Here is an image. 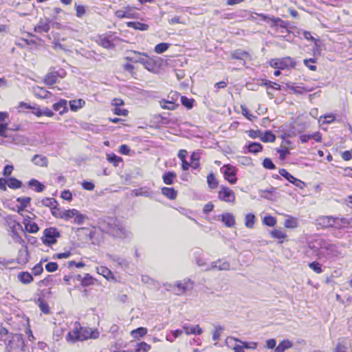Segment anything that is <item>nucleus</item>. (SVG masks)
<instances>
[{"label":"nucleus","mask_w":352,"mask_h":352,"mask_svg":"<svg viewBox=\"0 0 352 352\" xmlns=\"http://www.w3.org/2000/svg\"><path fill=\"white\" fill-rule=\"evenodd\" d=\"M99 336L100 332L97 329L83 327L80 322H75L72 324L65 339L69 344H74L88 339H97Z\"/></svg>","instance_id":"nucleus-1"},{"label":"nucleus","mask_w":352,"mask_h":352,"mask_svg":"<svg viewBox=\"0 0 352 352\" xmlns=\"http://www.w3.org/2000/svg\"><path fill=\"white\" fill-rule=\"evenodd\" d=\"M311 249H314L318 258L329 259L338 254L335 245L322 240H318L313 245H310Z\"/></svg>","instance_id":"nucleus-2"},{"label":"nucleus","mask_w":352,"mask_h":352,"mask_svg":"<svg viewBox=\"0 0 352 352\" xmlns=\"http://www.w3.org/2000/svg\"><path fill=\"white\" fill-rule=\"evenodd\" d=\"M349 224V221L344 218H336L331 216H322L316 219V225L322 228H341Z\"/></svg>","instance_id":"nucleus-3"},{"label":"nucleus","mask_w":352,"mask_h":352,"mask_svg":"<svg viewBox=\"0 0 352 352\" xmlns=\"http://www.w3.org/2000/svg\"><path fill=\"white\" fill-rule=\"evenodd\" d=\"M59 217L67 221L73 219V223L77 225L82 224L87 219L85 214L76 209L65 210L60 212Z\"/></svg>","instance_id":"nucleus-4"},{"label":"nucleus","mask_w":352,"mask_h":352,"mask_svg":"<svg viewBox=\"0 0 352 352\" xmlns=\"http://www.w3.org/2000/svg\"><path fill=\"white\" fill-rule=\"evenodd\" d=\"M269 63L272 67L278 69H289L294 68L296 65L294 60L289 56L272 59Z\"/></svg>","instance_id":"nucleus-5"},{"label":"nucleus","mask_w":352,"mask_h":352,"mask_svg":"<svg viewBox=\"0 0 352 352\" xmlns=\"http://www.w3.org/2000/svg\"><path fill=\"white\" fill-rule=\"evenodd\" d=\"M24 348V342L21 335L16 334L12 337L7 349L9 352H21Z\"/></svg>","instance_id":"nucleus-6"},{"label":"nucleus","mask_w":352,"mask_h":352,"mask_svg":"<svg viewBox=\"0 0 352 352\" xmlns=\"http://www.w3.org/2000/svg\"><path fill=\"white\" fill-rule=\"evenodd\" d=\"M60 236L59 232L56 228H50L45 229L42 238L43 243L45 245H50L56 243V239Z\"/></svg>","instance_id":"nucleus-7"},{"label":"nucleus","mask_w":352,"mask_h":352,"mask_svg":"<svg viewBox=\"0 0 352 352\" xmlns=\"http://www.w3.org/2000/svg\"><path fill=\"white\" fill-rule=\"evenodd\" d=\"M221 172L223 174L225 179L231 184L236 182V167L227 164L221 168Z\"/></svg>","instance_id":"nucleus-8"},{"label":"nucleus","mask_w":352,"mask_h":352,"mask_svg":"<svg viewBox=\"0 0 352 352\" xmlns=\"http://www.w3.org/2000/svg\"><path fill=\"white\" fill-rule=\"evenodd\" d=\"M218 198L223 201L233 204L235 201V193L228 187L221 186Z\"/></svg>","instance_id":"nucleus-9"},{"label":"nucleus","mask_w":352,"mask_h":352,"mask_svg":"<svg viewBox=\"0 0 352 352\" xmlns=\"http://www.w3.org/2000/svg\"><path fill=\"white\" fill-rule=\"evenodd\" d=\"M177 290L175 292L177 295H181L186 291L191 290L193 288V283L190 280H184L177 281L175 284Z\"/></svg>","instance_id":"nucleus-10"},{"label":"nucleus","mask_w":352,"mask_h":352,"mask_svg":"<svg viewBox=\"0 0 352 352\" xmlns=\"http://www.w3.org/2000/svg\"><path fill=\"white\" fill-rule=\"evenodd\" d=\"M279 173L280 175L284 177L286 179H287L289 182L295 185L296 187L302 189L305 186V184L301 180L295 178L293 175H292L289 173H288L285 169H280Z\"/></svg>","instance_id":"nucleus-11"},{"label":"nucleus","mask_w":352,"mask_h":352,"mask_svg":"<svg viewBox=\"0 0 352 352\" xmlns=\"http://www.w3.org/2000/svg\"><path fill=\"white\" fill-rule=\"evenodd\" d=\"M115 15L118 19H135L137 18V14L133 12V8L131 6H126L122 10H117L115 12Z\"/></svg>","instance_id":"nucleus-12"},{"label":"nucleus","mask_w":352,"mask_h":352,"mask_svg":"<svg viewBox=\"0 0 352 352\" xmlns=\"http://www.w3.org/2000/svg\"><path fill=\"white\" fill-rule=\"evenodd\" d=\"M65 76V72L63 70L50 72L46 75L45 82L47 85H52L56 82L58 78H63Z\"/></svg>","instance_id":"nucleus-13"},{"label":"nucleus","mask_w":352,"mask_h":352,"mask_svg":"<svg viewBox=\"0 0 352 352\" xmlns=\"http://www.w3.org/2000/svg\"><path fill=\"white\" fill-rule=\"evenodd\" d=\"M8 115L0 111V136L8 137Z\"/></svg>","instance_id":"nucleus-14"},{"label":"nucleus","mask_w":352,"mask_h":352,"mask_svg":"<svg viewBox=\"0 0 352 352\" xmlns=\"http://www.w3.org/2000/svg\"><path fill=\"white\" fill-rule=\"evenodd\" d=\"M111 234L118 238L124 239L131 236V232L122 226H116L111 230Z\"/></svg>","instance_id":"nucleus-15"},{"label":"nucleus","mask_w":352,"mask_h":352,"mask_svg":"<svg viewBox=\"0 0 352 352\" xmlns=\"http://www.w3.org/2000/svg\"><path fill=\"white\" fill-rule=\"evenodd\" d=\"M230 268V263L223 260H218L212 263L210 267L206 268V270H229Z\"/></svg>","instance_id":"nucleus-16"},{"label":"nucleus","mask_w":352,"mask_h":352,"mask_svg":"<svg viewBox=\"0 0 352 352\" xmlns=\"http://www.w3.org/2000/svg\"><path fill=\"white\" fill-rule=\"evenodd\" d=\"M182 328L186 335H200L203 333L202 329L198 324L190 326L188 324H184L182 326Z\"/></svg>","instance_id":"nucleus-17"},{"label":"nucleus","mask_w":352,"mask_h":352,"mask_svg":"<svg viewBox=\"0 0 352 352\" xmlns=\"http://www.w3.org/2000/svg\"><path fill=\"white\" fill-rule=\"evenodd\" d=\"M231 341H235V342L242 344L243 349L245 348V349H255L258 346V343L256 342H243L241 340L234 338V337L228 338L226 340V342L228 345H229V343Z\"/></svg>","instance_id":"nucleus-18"},{"label":"nucleus","mask_w":352,"mask_h":352,"mask_svg":"<svg viewBox=\"0 0 352 352\" xmlns=\"http://www.w3.org/2000/svg\"><path fill=\"white\" fill-rule=\"evenodd\" d=\"M50 29V21L48 19H41L34 27V32L37 33L47 32Z\"/></svg>","instance_id":"nucleus-19"},{"label":"nucleus","mask_w":352,"mask_h":352,"mask_svg":"<svg viewBox=\"0 0 352 352\" xmlns=\"http://www.w3.org/2000/svg\"><path fill=\"white\" fill-rule=\"evenodd\" d=\"M32 113L37 117H41L43 116L47 117H52L54 116V113L48 108L40 109L37 107H32Z\"/></svg>","instance_id":"nucleus-20"},{"label":"nucleus","mask_w":352,"mask_h":352,"mask_svg":"<svg viewBox=\"0 0 352 352\" xmlns=\"http://www.w3.org/2000/svg\"><path fill=\"white\" fill-rule=\"evenodd\" d=\"M16 260L18 263L21 265L28 263L29 260V253L27 247H24L19 250Z\"/></svg>","instance_id":"nucleus-21"},{"label":"nucleus","mask_w":352,"mask_h":352,"mask_svg":"<svg viewBox=\"0 0 352 352\" xmlns=\"http://www.w3.org/2000/svg\"><path fill=\"white\" fill-rule=\"evenodd\" d=\"M221 221L228 228H232L235 226L234 216L230 212L223 213L221 216Z\"/></svg>","instance_id":"nucleus-22"},{"label":"nucleus","mask_w":352,"mask_h":352,"mask_svg":"<svg viewBox=\"0 0 352 352\" xmlns=\"http://www.w3.org/2000/svg\"><path fill=\"white\" fill-rule=\"evenodd\" d=\"M96 42L100 46L106 49H111L114 47L109 38L107 36H99L97 38Z\"/></svg>","instance_id":"nucleus-23"},{"label":"nucleus","mask_w":352,"mask_h":352,"mask_svg":"<svg viewBox=\"0 0 352 352\" xmlns=\"http://www.w3.org/2000/svg\"><path fill=\"white\" fill-rule=\"evenodd\" d=\"M133 53L137 56H132V57L128 56V57H126V59L131 62H133V63H140L142 65H144V62L145 61L146 58L148 57L147 54L141 53V52H136V51H133Z\"/></svg>","instance_id":"nucleus-24"},{"label":"nucleus","mask_w":352,"mask_h":352,"mask_svg":"<svg viewBox=\"0 0 352 352\" xmlns=\"http://www.w3.org/2000/svg\"><path fill=\"white\" fill-rule=\"evenodd\" d=\"M293 343L289 340H284L281 341L278 345L275 348L274 352H285L286 350L292 348Z\"/></svg>","instance_id":"nucleus-25"},{"label":"nucleus","mask_w":352,"mask_h":352,"mask_svg":"<svg viewBox=\"0 0 352 352\" xmlns=\"http://www.w3.org/2000/svg\"><path fill=\"white\" fill-rule=\"evenodd\" d=\"M270 234L272 238L278 239L279 243H283V240L287 237L286 233L278 229L272 230Z\"/></svg>","instance_id":"nucleus-26"},{"label":"nucleus","mask_w":352,"mask_h":352,"mask_svg":"<svg viewBox=\"0 0 352 352\" xmlns=\"http://www.w3.org/2000/svg\"><path fill=\"white\" fill-rule=\"evenodd\" d=\"M97 272L104 276L106 279L110 280L111 278H113V273L110 270H109L107 267L104 266H100L96 267Z\"/></svg>","instance_id":"nucleus-27"},{"label":"nucleus","mask_w":352,"mask_h":352,"mask_svg":"<svg viewBox=\"0 0 352 352\" xmlns=\"http://www.w3.org/2000/svg\"><path fill=\"white\" fill-rule=\"evenodd\" d=\"M256 222V217L252 213L246 214L245 216V226L246 228L252 229Z\"/></svg>","instance_id":"nucleus-28"},{"label":"nucleus","mask_w":352,"mask_h":352,"mask_svg":"<svg viewBox=\"0 0 352 352\" xmlns=\"http://www.w3.org/2000/svg\"><path fill=\"white\" fill-rule=\"evenodd\" d=\"M284 226L286 228L294 229L298 226V219L295 217L289 216L284 222Z\"/></svg>","instance_id":"nucleus-29"},{"label":"nucleus","mask_w":352,"mask_h":352,"mask_svg":"<svg viewBox=\"0 0 352 352\" xmlns=\"http://www.w3.org/2000/svg\"><path fill=\"white\" fill-rule=\"evenodd\" d=\"M85 104V101L82 99L73 100L69 102L70 109L73 111H76L82 108Z\"/></svg>","instance_id":"nucleus-30"},{"label":"nucleus","mask_w":352,"mask_h":352,"mask_svg":"<svg viewBox=\"0 0 352 352\" xmlns=\"http://www.w3.org/2000/svg\"><path fill=\"white\" fill-rule=\"evenodd\" d=\"M18 278L23 284H29L33 281L32 274L27 272H20L18 274Z\"/></svg>","instance_id":"nucleus-31"},{"label":"nucleus","mask_w":352,"mask_h":352,"mask_svg":"<svg viewBox=\"0 0 352 352\" xmlns=\"http://www.w3.org/2000/svg\"><path fill=\"white\" fill-rule=\"evenodd\" d=\"M162 193L170 199H175L177 197V192L173 188L164 187Z\"/></svg>","instance_id":"nucleus-32"},{"label":"nucleus","mask_w":352,"mask_h":352,"mask_svg":"<svg viewBox=\"0 0 352 352\" xmlns=\"http://www.w3.org/2000/svg\"><path fill=\"white\" fill-rule=\"evenodd\" d=\"M32 162L39 166H47V160L45 157L39 155H35L32 160Z\"/></svg>","instance_id":"nucleus-33"},{"label":"nucleus","mask_w":352,"mask_h":352,"mask_svg":"<svg viewBox=\"0 0 352 352\" xmlns=\"http://www.w3.org/2000/svg\"><path fill=\"white\" fill-rule=\"evenodd\" d=\"M144 67L145 69H146L148 71L150 72H155L156 69V64L155 60L153 58L147 57L144 62Z\"/></svg>","instance_id":"nucleus-34"},{"label":"nucleus","mask_w":352,"mask_h":352,"mask_svg":"<svg viewBox=\"0 0 352 352\" xmlns=\"http://www.w3.org/2000/svg\"><path fill=\"white\" fill-rule=\"evenodd\" d=\"M126 25L129 28L142 31H146L148 29V25L147 24L142 23L140 22L130 21L128 22Z\"/></svg>","instance_id":"nucleus-35"},{"label":"nucleus","mask_w":352,"mask_h":352,"mask_svg":"<svg viewBox=\"0 0 352 352\" xmlns=\"http://www.w3.org/2000/svg\"><path fill=\"white\" fill-rule=\"evenodd\" d=\"M53 109L55 111H60V113L63 114L67 111V101L65 100H60L59 102L54 104Z\"/></svg>","instance_id":"nucleus-36"},{"label":"nucleus","mask_w":352,"mask_h":352,"mask_svg":"<svg viewBox=\"0 0 352 352\" xmlns=\"http://www.w3.org/2000/svg\"><path fill=\"white\" fill-rule=\"evenodd\" d=\"M261 140L264 142H274L276 140V136L271 131H265L260 136Z\"/></svg>","instance_id":"nucleus-37"},{"label":"nucleus","mask_w":352,"mask_h":352,"mask_svg":"<svg viewBox=\"0 0 352 352\" xmlns=\"http://www.w3.org/2000/svg\"><path fill=\"white\" fill-rule=\"evenodd\" d=\"M347 345L348 343L345 340H340L333 349V352H346L348 349Z\"/></svg>","instance_id":"nucleus-38"},{"label":"nucleus","mask_w":352,"mask_h":352,"mask_svg":"<svg viewBox=\"0 0 352 352\" xmlns=\"http://www.w3.org/2000/svg\"><path fill=\"white\" fill-rule=\"evenodd\" d=\"M207 183L211 189H214L218 186V181L213 173L207 176Z\"/></svg>","instance_id":"nucleus-39"},{"label":"nucleus","mask_w":352,"mask_h":352,"mask_svg":"<svg viewBox=\"0 0 352 352\" xmlns=\"http://www.w3.org/2000/svg\"><path fill=\"white\" fill-rule=\"evenodd\" d=\"M147 333V329L144 327H139L131 332V336L134 338H138V336L140 338L144 337Z\"/></svg>","instance_id":"nucleus-40"},{"label":"nucleus","mask_w":352,"mask_h":352,"mask_svg":"<svg viewBox=\"0 0 352 352\" xmlns=\"http://www.w3.org/2000/svg\"><path fill=\"white\" fill-rule=\"evenodd\" d=\"M176 178V174L173 172H168L163 175V181L166 184L170 185L173 184Z\"/></svg>","instance_id":"nucleus-41"},{"label":"nucleus","mask_w":352,"mask_h":352,"mask_svg":"<svg viewBox=\"0 0 352 352\" xmlns=\"http://www.w3.org/2000/svg\"><path fill=\"white\" fill-rule=\"evenodd\" d=\"M65 331V329L63 327H56L54 331L53 338L56 341L60 340Z\"/></svg>","instance_id":"nucleus-42"},{"label":"nucleus","mask_w":352,"mask_h":352,"mask_svg":"<svg viewBox=\"0 0 352 352\" xmlns=\"http://www.w3.org/2000/svg\"><path fill=\"white\" fill-rule=\"evenodd\" d=\"M25 229L30 233H36L39 228L36 223L32 221L30 223H25Z\"/></svg>","instance_id":"nucleus-43"},{"label":"nucleus","mask_w":352,"mask_h":352,"mask_svg":"<svg viewBox=\"0 0 352 352\" xmlns=\"http://www.w3.org/2000/svg\"><path fill=\"white\" fill-rule=\"evenodd\" d=\"M29 186L34 188L36 192H42L44 189V186L36 179H31L29 182Z\"/></svg>","instance_id":"nucleus-44"},{"label":"nucleus","mask_w":352,"mask_h":352,"mask_svg":"<svg viewBox=\"0 0 352 352\" xmlns=\"http://www.w3.org/2000/svg\"><path fill=\"white\" fill-rule=\"evenodd\" d=\"M170 47V44L168 43H159L157 44L155 47V52L157 53V54H162L164 52H166Z\"/></svg>","instance_id":"nucleus-45"},{"label":"nucleus","mask_w":352,"mask_h":352,"mask_svg":"<svg viewBox=\"0 0 352 352\" xmlns=\"http://www.w3.org/2000/svg\"><path fill=\"white\" fill-rule=\"evenodd\" d=\"M107 160L111 164H113L115 166H118L119 163L122 162V158L120 157H118L114 154L107 155Z\"/></svg>","instance_id":"nucleus-46"},{"label":"nucleus","mask_w":352,"mask_h":352,"mask_svg":"<svg viewBox=\"0 0 352 352\" xmlns=\"http://www.w3.org/2000/svg\"><path fill=\"white\" fill-rule=\"evenodd\" d=\"M74 8L76 12V15L77 17L82 18L86 14L87 10L85 6L75 3Z\"/></svg>","instance_id":"nucleus-47"},{"label":"nucleus","mask_w":352,"mask_h":352,"mask_svg":"<svg viewBox=\"0 0 352 352\" xmlns=\"http://www.w3.org/2000/svg\"><path fill=\"white\" fill-rule=\"evenodd\" d=\"M23 211L24 210H23L22 208H19L18 209V212L23 217V224H24V226H25V223H30L32 222V220L34 219L36 216L35 214H31V215H25L23 214Z\"/></svg>","instance_id":"nucleus-48"},{"label":"nucleus","mask_w":352,"mask_h":352,"mask_svg":"<svg viewBox=\"0 0 352 352\" xmlns=\"http://www.w3.org/2000/svg\"><path fill=\"white\" fill-rule=\"evenodd\" d=\"M21 182L15 178H10L8 180V186L10 188L16 189L20 188Z\"/></svg>","instance_id":"nucleus-49"},{"label":"nucleus","mask_w":352,"mask_h":352,"mask_svg":"<svg viewBox=\"0 0 352 352\" xmlns=\"http://www.w3.org/2000/svg\"><path fill=\"white\" fill-rule=\"evenodd\" d=\"M262 149V145L259 143L253 142L249 144L248 151L250 153H256L261 151Z\"/></svg>","instance_id":"nucleus-50"},{"label":"nucleus","mask_w":352,"mask_h":352,"mask_svg":"<svg viewBox=\"0 0 352 352\" xmlns=\"http://www.w3.org/2000/svg\"><path fill=\"white\" fill-rule=\"evenodd\" d=\"M223 331V328L221 326H217L212 332V339L214 341H217L220 339L221 333Z\"/></svg>","instance_id":"nucleus-51"},{"label":"nucleus","mask_w":352,"mask_h":352,"mask_svg":"<svg viewBox=\"0 0 352 352\" xmlns=\"http://www.w3.org/2000/svg\"><path fill=\"white\" fill-rule=\"evenodd\" d=\"M42 202L44 206L51 208H56L57 205L56 201L53 198H46L43 199Z\"/></svg>","instance_id":"nucleus-52"},{"label":"nucleus","mask_w":352,"mask_h":352,"mask_svg":"<svg viewBox=\"0 0 352 352\" xmlns=\"http://www.w3.org/2000/svg\"><path fill=\"white\" fill-rule=\"evenodd\" d=\"M263 222L268 226L273 227L276 224V219L272 216H267L264 217Z\"/></svg>","instance_id":"nucleus-53"},{"label":"nucleus","mask_w":352,"mask_h":352,"mask_svg":"<svg viewBox=\"0 0 352 352\" xmlns=\"http://www.w3.org/2000/svg\"><path fill=\"white\" fill-rule=\"evenodd\" d=\"M272 18H273L274 19H275V21H266L265 22L269 23L271 27H275V26H277V25H280V27H285V25H283V23H284L283 21H282L280 18H277V17H274V16H271Z\"/></svg>","instance_id":"nucleus-54"},{"label":"nucleus","mask_w":352,"mask_h":352,"mask_svg":"<svg viewBox=\"0 0 352 352\" xmlns=\"http://www.w3.org/2000/svg\"><path fill=\"white\" fill-rule=\"evenodd\" d=\"M309 267L317 274L322 273L321 265L318 262L314 261L309 264Z\"/></svg>","instance_id":"nucleus-55"},{"label":"nucleus","mask_w":352,"mask_h":352,"mask_svg":"<svg viewBox=\"0 0 352 352\" xmlns=\"http://www.w3.org/2000/svg\"><path fill=\"white\" fill-rule=\"evenodd\" d=\"M181 102L184 106L186 107L188 109H191L193 106L194 100L182 96Z\"/></svg>","instance_id":"nucleus-56"},{"label":"nucleus","mask_w":352,"mask_h":352,"mask_svg":"<svg viewBox=\"0 0 352 352\" xmlns=\"http://www.w3.org/2000/svg\"><path fill=\"white\" fill-rule=\"evenodd\" d=\"M31 199L30 197H19L17 198L16 201L21 204V206L19 207L18 209L23 208L27 206V205L30 202Z\"/></svg>","instance_id":"nucleus-57"},{"label":"nucleus","mask_w":352,"mask_h":352,"mask_svg":"<svg viewBox=\"0 0 352 352\" xmlns=\"http://www.w3.org/2000/svg\"><path fill=\"white\" fill-rule=\"evenodd\" d=\"M36 95L41 98H46L48 97L49 92L43 88L38 87L35 89Z\"/></svg>","instance_id":"nucleus-58"},{"label":"nucleus","mask_w":352,"mask_h":352,"mask_svg":"<svg viewBox=\"0 0 352 352\" xmlns=\"http://www.w3.org/2000/svg\"><path fill=\"white\" fill-rule=\"evenodd\" d=\"M38 306H39L41 311L43 314H47L50 313V307L47 302H44L43 300H40Z\"/></svg>","instance_id":"nucleus-59"},{"label":"nucleus","mask_w":352,"mask_h":352,"mask_svg":"<svg viewBox=\"0 0 352 352\" xmlns=\"http://www.w3.org/2000/svg\"><path fill=\"white\" fill-rule=\"evenodd\" d=\"M316 62L314 58L305 59L304 64L311 71H316V67L313 65Z\"/></svg>","instance_id":"nucleus-60"},{"label":"nucleus","mask_w":352,"mask_h":352,"mask_svg":"<svg viewBox=\"0 0 352 352\" xmlns=\"http://www.w3.org/2000/svg\"><path fill=\"white\" fill-rule=\"evenodd\" d=\"M289 89L294 93L302 94L305 92L311 91L312 89H307L302 87H289Z\"/></svg>","instance_id":"nucleus-61"},{"label":"nucleus","mask_w":352,"mask_h":352,"mask_svg":"<svg viewBox=\"0 0 352 352\" xmlns=\"http://www.w3.org/2000/svg\"><path fill=\"white\" fill-rule=\"evenodd\" d=\"M277 152L280 154V157L284 160L287 155L289 154V151L287 147H282L277 149Z\"/></svg>","instance_id":"nucleus-62"},{"label":"nucleus","mask_w":352,"mask_h":352,"mask_svg":"<svg viewBox=\"0 0 352 352\" xmlns=\"http://www.w3.org/2000/svg\"><path fill=\"white\" fill-rule=\"evenodd\" d=\"M45 269L49 272H55L58 269V264L54 262L48 263L45 265Z\"/></svg>","instance_id":"nucleus-63"},{"label":"nucleus","mask_w":352,"mask_h":352,"mask_svg":"<svg viewBox=\"0 0 352 352\" xmlns=\"http://www.w3.org/2000/svg\"><path fill=\"white\" fill-rule=\"evenodd\" d=\"M263 165L265 168H267V169H274L275 168V165L273 164V162H272V160L269 158H265L264 160H263Z\"/></svg>","instance_id":"nucleus-64"}]
</instances>
